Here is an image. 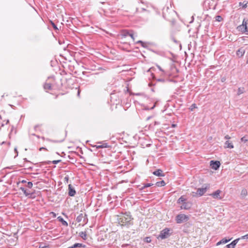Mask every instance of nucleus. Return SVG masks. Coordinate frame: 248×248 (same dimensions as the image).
Returning a JSON list of instances; mask_svg holds the SVG:
<instances>
[{
    "mask_svg": "<svg viewBox=\"0 0 248 248\" xmlns=\"http://www.w3.org/2000/svg\"><path fill=\"white\" fill-rule=\"evenodd\" d=\"M57 218H58V220L59 221H60L63 226H68L67 222L66 221H65L62 217L60 216V217H58Z\"/></svg>",
    "mask_w": 248,
    "mask_h": 248,
    "instance_id": "nucleus-16",
    "label": "nucleus"
},
{
    "mask_svg": "<svg viewBox=\"0 0 248 248\" xmlns=\"http://www.w3.org/2000/svg\"><path fill=\"white\" fill-rule=\"evenodd\" d=\"M240 239H248V233L246 234L245 235L242 236L241 238H239Z\"/></svg>",
    "mask_w": 248,
    "mask_h": 248,
    "instance_id": "nucleus-36",
    "label": "nucleus"
},
{
    "mask_svg": "<svg viewBox=\"0 0 248 248\" xmlns=\"http://www.w3.org/2000/svg\"><path fill=\"white\" fill-rule=\"evenodd\" d=\"M189 217L188 216L185 214H179L175 218V220L177 223L180 224L187 221Z\"/></svg>",
    "mask_w": 248,
    "mask_h": 248,
    "instance_id": "nucleus-4",
    "label": "nucleus"
},
{
    "mask_svg": "<svg viewBox=\"0 0 248 248\" xmlns=\"http://www.w3.org/2000/svg\"><path fill=\"white\" fill-rule=\"evenodd\" d=\"M76 221L78 222H81L83 221V223L84 224H86L88 222V218L87 217V215L86 214L83 215L81 213L79 214L76 218Z\"/></svg>",
    "mask_w": 248,
    "mask_h": 248,
    "instance_id": "nucleus-6",
    "label": "nucleus"
},
{
    "mask_svg": "<svg viewBox=\"0 0 248 248\" xmlns=\"http://www.w3.org/2000/svg\"><path fill=\"white\" fill-rule=\"evenodd\" d=\"M144 241L146 243H150L151 242V239L150 237H146L144 239Z\"/></svg>",
    "mask_w": 248,
    "mask_h": 248,
    "instance_id": "nucleus-30",
    "label": "nucleus"
},
{
    "mask_svg": "<svg viewBox=\"0 0 248 248\" xmlns=\"http://www.w3.org/2000/svg\"><path fill=\"white\" fill-rule=\"evenodd\" d=\"M46 140L47 141H52V142H58V141H57V140H49V139H46Z\"/></svg>",
    "mask_w": 248,
    "mask_h": 248,
    "instance_id": "nucleus-38",
    "label": "nucleus"
},
{
    "mask_svg": "<svg viewBox=\"0 0 248 248\" xmlns=\"http://www.w3.org/2000/svg\"><path fill=\"white\" fill-rule=\"evenodd\" d=\"M222 244V243H221V241H220L219 242H218L217 243V245H219V244Z\"/></svg>",
    "mask_w": 248,
    "mask_h": 248,
    "instance_id": "nucleus-47",
    "label": "nucleus"
},
{
    "mask_svg": "<svg viewBox=\"0 0 248 248\" xmlns=\"http://www.w3.org/2000/svg\"><path fill=\"white\" fill-rule=\"evenodd\" d=\"M225 80H226V78H225V77H223V78H221V81L222 82H224V81H225Z\"/></svg>",
    "mask_w": 248,
    "mask_h": 248,
    "instance_id": "nucleus-39",
    "label": "nucleus"
},
{
    "mask_svg": "<svg viewBox=\"0 0 248 248\" xmlns=\"http://www.w3.org/2000/svg\"><path fill=\"white\" fill-rule=\"evenodd\" d=\"M172 40L174 42L176 43H177V41L174 38H172Z\"/></svg>",
    "mask_w": 248,
    "mask_h": 248,
    "instance_id": "nucleus-46",
    "label": "nucleus"
},
{
    "mask_svg": "<svg viewBox=\"0 0 248 248\" xmlns=\"http://www.w3.org/2000/svg\"><path fill=\"white\" fill-rule=\"evenodd\" d=\"M230 240H231L230 239H226L223 238L221 241L222 244H225V243H227V242H228L229 241H230Z\"/></svg>",
    "mask_w": 248,
    "mask_h": 248,
    "instance_id": "nucleus-31",
    "label": "nucleus"
},
{
    "mask_svg": "<svg viewBox=\"0 0 248 248\" xmlns=\"http://www.w3.org/2000/svg\"><path fill=\"white\" fill-rule=\"evenodd\" d=\"M241 141L242 142L246 143L248 141V138L247 136H244L241 139Z\"/></svg>",
    "mask_w": 248,
    "mask_h": 248,
    "instance_id": "nucleus-24",
    "label": "nucleus"
},
{
    "mask_svg": "<svg viewBox=\"0 0 248 248\" xmlns=\"http://www.w3.org/2000/svg\"><path fill=\"white\" fill-rule=\"evenodd\" d=\"M191 207V204L190 203L184 202L181 206V209L188 210Z\"/></svg>",
    "mask_w": 248,
    "mask_h": 248,
    "instance_id": "nucleus-14",
    "label": "nucleus"
},
{
    "mask_svg": "<svg viewBox=\"0 0 248 248\" xmlns=\"http://www.w3.org/2000/svg\"><path fill=\"white\" fill-rule=\"evenodd\" d=\"M20 189L21 190V191L23 192V193L26 196H28L30 195L31 196L32 194V193H29L24 187H20Z\"/></svg>",
    "mask_w": 248,
    "mask_h": 248,
    "instance_id": "nucleus-17",
    "label": "nucleus"
},
{
    "mask_svg": "<svg viewBox=\"0 0 248 248\" xmlns=\"http://www.w3.org/2000/svg\"><path fill=\"white\" fill-rule=\"evenodd\" d=\"M245 53V50L243 47H241L236 51V55L239 57H242Z\"/></svg>",
    "mask_w": 248,
    "mask_h": 248,
    "instance_id": "nucleus-12",
    "label": "nucleus"
},
{
    "mask_svg": "<svg viewBox=\"0 0 248 248\" xmlns=\"http://www.w3.org/2000/svg\"><path fill=\"white\" fill-rule=\"evenodd\" d=\"M8 123H9V120H7V121H6V124H7Z\"/></svg>",
    "mask_w": 248,
    "mask_h": 248,
    "instance_id": "nucleus-54",
    "label": "nucleus"
},
{
    "mask_svg": "<svg viewBox=\"0 0 248 248\" xmlns=\"http://www.w3.org/2000/svg\"><path fill=\"white\" fill-rule=\"evenodd\" d=\"M124 246H125V245H122V247H124Z\"/></svg>",
    "mask_w": 248,
    "mask_h": 248,
    "instance_id": "nucleus-56",
    "label": "nucleus"
},
{
    "mask_svg": "<svg viewBox=\"0 0 248 248\" xmlns=\"http://www.w3.org/2000/svg\"><path fill=\"white\" fill-rule=\"evenodd\" d=\"M221 191L220 190H217L215 192H213L211 195L214 198L217 199H221L222 197L220 196V194L221 193Z\"/></svg>",
    "mask_w": 248,
    "mask_h": 248,
    "instance_id": "nucleus-10",
    "label": "nucleus"
},
{
    "mask_svg": "<svg viewBox=\"0 0 248 248\" xmlns=\"http://www.w3.org/2000/svg\"><path fill=\"white\" fill-rule=\"evenodd\" d=\"M61 161V160H53L52 161H48L47 162H45L44 163L46 164H50L51 163H53L54 164H57L58 163L60 162Z\"/></svg>",
    "mask_w": 248,
    "mask_h": 248,
    "instance_id": "nucleus-18",
    "label": "nucleus"
},
{
    "mask_svg": "<svg viewBox=\"0 0 248 248\" xmlns=\"http://www.w3.org/2000/svg\"><path fill=\"white\" fill-rule=\"evenodd\" d=\"M46 247L45 246H43V244H41L40 246V248H46Z\"/></svg>",
    "mask_w": 248,
    "mask_h": 248,
    "instance_id": "nucleus-41",
    "label": "nucleus"
},
{
    "mask_svg": "<svg viewBox=\"0 0 248 248\" xmlns=\"http://www.w3.org/2000/svg\"><path fill=\"white\" fill-rule=\"evenodd\" d=\"M132 219L133 218L130 215V213H125L123 214L120 217L118 218V221L119 222L122 223V225H129L133 224L132 222Z\"/></svg>",
    "mask_w": 248,
    "mask_h": 248,
    "instance_id": "nucleus-1",
    "label": "nucleus"
},
{
    "mask_svg": "<svg viewBox=\"0 0 248 248\" xmlns=\"http://www.w3.org/2000/svg\"><path fill=\"white\" fill-rule=\"evenodd\" d=\"M197 108V106H196V104H193L191 106L190 109V110H191V111H193V109H194V108Z\"/></svg>",
    "mask_w": 248,
    "mask_h": 248,
    "instance_id": "nucleus-35",
    "label": "nucleus"
},
{
    "mask_svg": "<svg viewBox=\"0 0 248 248\" xmlns=\"http://www.w3.org/2000/svg\"><path fill=\"white\" fill-rule=\"evenodd\" d=\"M159 124V122H155V124Z\"/></svg>",
    "mask_w": 248,
    "mask_h": 248,
    "instance_id": "nucleus-48",
    "label": "nucleus"
},
{
    "mask_svg": "<svg viewBox=\"0 0 248 248\" xmlns=\"http://www.w3.org/2000/svg\"><path fill=\"white\" fill-rule=\"evenodd\" d=\"M153 173L157 176H164L165 174L163 173V171L160 169H158L154 171Z\"/></svg>",
    "mask_w": 248,
    "mask_h": 248,
    "instance_id": "nucleus-13",
    "label": "nucleus"
},
{
    "mask_svg": "<svg viewBox=\"0 0 248 248\" xmlns=\"http://www.w3.org/2000/svg\"><path fill=\"white\" fill-rule=\"evenodd\" d=\"M240 240V238H237L233 240L230 244L227 245L226 247L227 248H234L235 245L238 243V241Z\"/></svg>",
    "mask_w": 248,
    "mask_h": 248,
    "instance_id": "nucleus-11",
    "label": "nucleus"
},
{
    "mask_svg": "<svg viewBox=\"0 0 248 248\" xmlns=\"http://www.w3.org/2000/svg\"><path fill=\"white\" fill-rule=\"evenodd\" d=\"M122 35L124 37H126V36H129L131 37V38L133 39V41L135 40L134 34H133L132 31H129L127 30H123L122 31Z\"/></svg>",
    "mask_w": 248,
    "mask_h": 248,
    "instance_id": "nucleus-8",
    "label": "nucleus"
},
{
    "mask_svg": "<svg viewBox=\"0 0 248 248\" xmlns=\"http://www.w3.org/2000/svg\"><path fill=\"white\" fill-rule=\"evenodd\" d=\"M21 182L22 183H27V181H26V180H22V181H21Z\"/></svg>",
    "mask_w": 248,
    "mask_h": 248,
    "instance_id": "nucleus-43",
    "label": "nucleus"
},
{
    "mask_svg": "<svg viewBox=\"0 0 248 248\" xmlns=\"http://www.w3.org/2000/svg\"><path fill=\"white\" fill-rule=\"evenodd\" d=\"M238 31L248 34V19H244L242 24L237 28Z\"/></svg>",
    "mask_w": 248,
    "mask_h": 248,
    "instance_id": "nucleus-2",
    "label": "nucleus"
},
{
    "mask_svg": "<svg viewBox=\"0 0 248 248\" xmlns=\"http://www.w3.org/2000/svg\"><path fill=\"white\" fill-rule=\"evenodd\" d=\"M224 147L232 149L233 148V145L232 142H230L229 140H227L224 143Z\"/></svg>",
    "mask_w": 248,
    "mask_h": 248,
    "instance_id": "nucleus-15",
    "label": "nucleus"
},
{
    "mask_svg": "<svg viewBox=\"0 0 248 248\" xmlns=\"http://www.w3.org/2000/svg\"><path fill=\"white\" fill-rule=\"evenodd\" d=\"M171 126L172 127H175L176 126V124H172Z\"/></svg>",
    "mask_w": 248,
    "mask_h": 248,
    "instance_id": "nucleus-45",
    "label": "nucleus"
},
{
    "mask_svg": "<svg viewBox=\"0 0 248 248\" xmlns=\"http://www.w3.org/2000/svg\"><path fill=\"white\" fill-rule=\"evenodd\" d=\"M170 229L169 228H165L160 232V234L158 236L157 238H160L161 239H164L167 238L170 235Z\"/></svg>",
    "mask_w": 248,
    "mask_h": 248,
    "instance_id": "nucleus-5",
    "label": "nucleus"
},
{
    "mask_svg": "<svg viewBox=\"0 0 248 248\" xmlns=\"http://www.w3.org/2000/svg\"><path fill=\"white\" fill-rule=\"evenodd\" d=\"M79 93H80V91L78 90V95H79Z\"/></svg>",
    "mask_w": 248,
    "mask_h": 248,
    "instance_id": "nucleus-50",
    "label": "nucleus"
},
{
    "mask_svg": "<svg viewBox=\"0 0 248 248\" xmlns=\"http://www.w3.org/2000/svg\"><path fill=\"white\" fill-rule=\"evenodd\" d=\"M157 67H158V69H159V70H160L161 71H163V70L162 69V68L160 67V66H158Z\"/></svg>",
    "mask_w": 248,
    "mask_h": 248,
    "instance_id": "nucleus-44",
    "label": "nucleus"
},
{
    "mask_svg": "<svg viewBox=\"0 0 248 248\" xmlns=\"http://www.w3.org/2000/svg\"><path fill=\"white\" fill-rule=\"evenodd\" d=\"M24 161H26V162H28V160L27 159V158H24Z\"/></svg>",
    "mask_w": 248,
    "mask_h": 248,
    "instance_id": "nucleus-49",
    "label": "nucleus"
},
{
    "mask_svg": "<svg viewBox=\"0 0 248 248\" xmlns=\"http://www.w3.org/2000/svg\"><path fill=\"white\" fill-rule=\"evenodd\" d=\"M242 196H246L247 195V191L246 189H242L241 193Z\"/></svg>",
    "mask_w": 248,
    "mask_h": 248,
    "instance_id": "nucleus-26",
    "label": "nucleus"
},
{
    "mask_svg": "<svg viewBox=\"0 0 248 248\" xmlns=\"http://www.w3.org/2000/svg\"><path fill=\"white\" fill-rule=\"evenodd\" d=\"M157 80H158V81H160V82H163V81H164V79H157Z\"/></svg>",
    "mask_w": 248,
    "mask_h": 248,
    "instance_id": "nucleus-42",
    "label": "nucleus"
},
{
    "mask_svg": "<svg viewBox=\"0 0 248 248\" xmlns=\"http://www.w3.org/2000/svg\"><path fill=\"white\" fill-rule=\"evenodd\" d=\"M225 139L226 140H228L230 139V137L229 135H226L225 136Z\"/></svg>",
    "mask_w": 248,
    "mask_h": 248,
    "instance_id": "nucleus-40",
    "label": "nucleus"
},
{
    "mask_svg": "<svg viewBox=\"0 0 248 248\" xmlns=\"http://www.w3.org/2000/svg\"><path fill=\"white\" fill-rule=\"evenodd\" d=\"M153 184H151V183H148V184H145L143 186H142L141 188V189H144L146 187H149V186H152Z\"/></svg>",
    "mask_w": 248,
    "mask_h": 248,
    "instance_id": "nucleus-27",
    "label": "nucleus"
},
{
    "mask_svg": "<svg viewBox=\"0 0 248 248\" xmlns=\"http://www.w3.org/2000/svg\"><path fill=\"white\" fill-rule=\"evenodd\" d=\"M209 188V186L208 185L204 187L199 188L196 192H192V195L193 197L202 196Z\"/></svg>",
    "mask_w": 248,
    "mask_h": 248,
    "instance_id": "nucleus-3",
    "label": "nucleus"
},
{
    "mask_svg": "<svg viewBox=\"0 0 248 248\" xmlns=\"http://www.w3.org/2000/svg\"><path fill=\"white\" fill-rule=\"evenodd\" d=\"M247 64H248V61H247Z\"/></svg>",
    "mask_w": 248,
    "mask_h": 248,
    "instance_id": "nucleus-57",
    "label": "nucleus"
},
{
    "mask_svg": "<svg viewBox=\"0 0 248 248\" xmlns=\"http://www.w3.org/2000/svg\"><path fill=\"white\" fill-rule=\"evenodd\" d=\"M239 5L240 6H242L243 8H246L247 7V3L244 4V3L240 2L239 3Z\"/></svg>",
    "mask_w": 248,
    "mask_h": 248,
    "instance_id": "nucleus-33",
    "label": "nucleus"
},
{
    "mask_svg": "<svg viewBox=\"0 0 248 248\" xmlns=\"http://www.w3.org/2000/svg\"><path fill=\"white\" fill-rule=\"evenodd\" d=\"M137 44L140 43L141 45V46L143 47H145V45L144 43H143L142 41H138L136 42Z\"/></svg>",
    "mask_w": 248,
    "mask_h": 248,
    "instance_id": "nucleus-34",
    "label": "nucleus"
},
{
    "mask_svg": "<svg viewBox=\"0 0 248 248\" xmlns=\"http://www.w3.org/2000/svg\"><path fill=\"white\" fill-rule=\"evenodd\" d=\"M242 93H243V90L241 89L240 88H239L238 90V94H242Z\"/></svg>",
    "mask_w": 248,
    "mask_h": 248,
    "instance_id": "nucleus-37",
    "label": "nucleus"
},
{
    "mask_svg": "<svg viewBox=\"0 0 248 248\" xmlns=\"http://www.w3.org/2000/svg\"><path fill=\"white\" fill-rule=\"evenodd\" d=\"M50 22L51 25L53 27L54 30L56 31H58L59 30V29L58 28V27H57L56 25L53 21H50Z\"/></svg>",
    "mask_w": 248,
    "mask_h": 248,
    "instance_id": "nucleus-22",
    "label": "nucleus"
},
{
    "mask_svg": "<svg viewBox=\"0 0 248 248\" xmlns=\"http://www.w3.org/2000/svg\"><path fill=\"white\" fill-rule=\"evenodd\" d=\"M45 149V148L42 147V148H41L40 149V150H43V149Z\"/></svg>",
    "mask_w": 248,
    "mask_h": 248,
    "instance_id": "nucleus-52",
    "label": "nucleus"
},
{
    "mask_svg": "<svg viewBox=\"0 0 248 248\" xmlns=\"http://www.w3.org/2000/svg\"><path fill=\"white\" fill-rule=\"evenodd\" d=\"M44 89L46 90H51V85L50 83H46L44 85Z\"/></svg>",
    "mask_w": 248,
    "mask_h": 248,
    "instance_id": "nucleus-19",
    "label": "nucleus"
},
{
    "mask_svg": "<svg viewBox=\"0 0 248 248\" xmlns=\"http://www.w3.org/2000/svg\"><path fill=\"white\" fill-rule=\"evenodd\" d=\"M186 201V199H185L183 196H181V197H180L178 201H177V202L178 203H183L184 202H185Z\"/></svg>",
    "mask_w": 248,
    "mask_h": 248,
    "instance_id": "nucleus-23",
    "label": "nucleus"
},
{
    "mask_svg": "<svg viewBox=\"0 0 248 248\" xmlns=\"http://www.w3.org/2000/svg\"><path fill=\"white\" fill-rule=\"evenodd\" d=\"M79 236L82 238L84 240H86L87 238V234L85 232H81L79 233Z\"/></svg>",
    "mask_w": 248,
    "mask_h": 248,
    "instance_id": "nucleus-21",
    "label": "nucleus"
},
{
    "mask_svg": "<svg viewBox=\"0 0 248 248\" xmlns=\"http://www.w3.org/2000/svg\"><path fill=\"white\" fill-rule=\"evenodd\" d=\"M76 193V190L71 184L68 185V195L70 196L73 197Z\"/></svg>",
    "mask_w": 248,
    "mask_h": 248,
    "instance_id": "nucleus-9",
    "label": "nucleus"
},
{
    "mask_svg": "<svg viewBox=\"0 0 248 248\" xmlns=\"http://www.w3.org/2000/svg\"><path fill=\"white\" fill-rule=\"evenodd\" d=\"M155 107V105H154L153 107H152L151 108V109H153Z\"/></svg>",
    "mask_w": 248,
    "mask_h": 248,
    "instance_id": "nucleus-51",
    "label": "nucleus"
},
{
    "mask_svg": "<svg viewBox=\"0 0 248 248\" xmlns=\"http://www.w3.org/2000/svg\"><path fill=\"white\" fill-rule=\"evenodd\" d=\"M108 147L107 143H104L101 145H99L97 146V148H106Z\"/></svg>",
    "mask_w": 248,
    "mask_h": 248,
    "instance_id": "nucleus-28",
    "label": "nucleus"
},
{
    "mask_svg": "<svg viewBox=\"0 0 248 248\" xmlns=\"http://www.w3.org/2000/svg\"><path fill=\"white\" fill-rule=\"evenodd\" d=\"M165 185H166V183L163 180L159 181V182H157L155 184V185L157 186H164Z\"/></svg>",
    "mask_w": 248,
    "mask_h": 248,
    "instance_id": "nucleus-20",
    "label": "nucleus"
},
{
    "mask_svg": "<svg viewBox=\"0 0 248 248\" xmlns=\"http://www.w3.org/2000/svg\"><path fill=\"white\" fill-rule=\"evenodd\" d=\"M15 151L17 153V151L16 149H15Z\"/></svg>",
    "mask_w": 248,
    "mask_h": 248,
    "instance_id": "nucleus-55",
    "label": "nucleus"
},
{
    "mask_svg": "<svg viewBox=\"0 0 248 248\" xmlns=\"http://www.w3.org/2000/svg\"><path fill=\"white\" fill-rule=\"evenodd\" d=\"M210 166L213 169L217 170L220 166V163L218 161L211 160L210 161Z\"/></svg>",
    "mask_w": 248,
    "mask_h": 248,
    "instance_id": "nucleus-7",
    "label": "nucleus"
},
{
    "mask_svg": "<svg viewBox=\"0 0 248 248\" xmlns=\"http://www.w3.org/2000/svg\"><path fill=\"white\" fill-rule=\"evenodd\" d=\"M32 183L31 182H29L27 183V184L26 185V186L28 187L29 188H31L32 187Z\"/></svg>",
    "mask_w": 248,
    "mask_h": 248,
    "instance_id": "nucleus-29",
    "label": "nucleus"
},
{
    "mask_svg": "<svg viewBox=\"0 0 248 248\" xmlns=\"http://www.w3.org/2000/svg\"><path fill=\"white\" fill-rule=\"evenodd\" d=\"M216 20L220 22L223 20V18L220 16H217L215 17Z\"/></svg>",
    "mask_w": 248,
    "mask_h": 248,
    "instance_id": "nucleus-25",
    "label": "nucleus"
},
{
    "mask_svg": "<svg viewBox=\"0 0 248 248\" xmlns=\"http://www.w3.org/2000/svg\"><path fill=\"white\" fill-rule=\"evenodd\" d=\"M151 118V116L148 117L147 118V120H149Z\"/></svg>",
    "mask_w": 248,
    "mask_h": 248,
    "instance_id": "nucleus-53",
    "label": "nucleus"
},
{
    "mask_svg": "<svg viewBox=\"0 0 248 248\" xmlns=\"http://www.w3.org/2000/svg\"><path fill=\"white\" fill-rule=\"evenodd\" d=\"M69 176L68 175H66L64 178V183H68V181H69Z\"/></svg>",
    "mask_w": 248,
    "mask_h": 248,
    "instance_id": "nucleus-32",
    "label": "nucleus"
}]
</instances>
